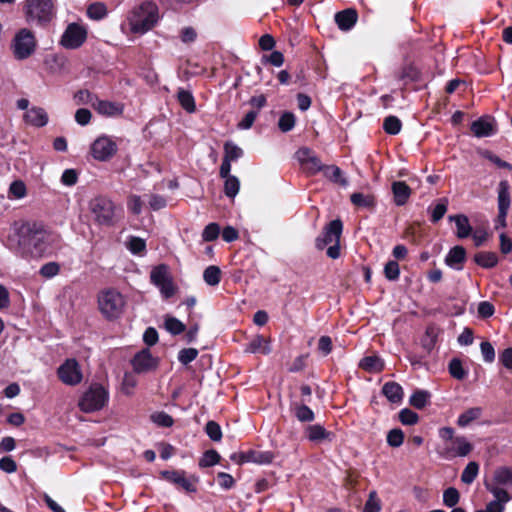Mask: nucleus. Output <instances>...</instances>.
<instances>
[{
	"label": "nucleus",
	"instance_id": "f257e3e1",
	"mask_svg": "<svg viewBox=\"0 0 512 512\" xmlns=\"http://www.w3.org/2000/svg\"><path fill=\"white\" fill-rule=\"evenodd\" d=\"M18 247L23 254L41 256L58 241L59 236L45 229L38 222H24L15 229Z\"/></svg>",
	"mask_w": 512,
	"mask_h": 512
},
{
	"label": "nucleus",
	"instance_id": "f03ea898",
	"mask_svg": "<svg viewBox=\"0 0 512 512\" xmlns=\"http://www.w3.org/2000/svg\"><path fill=\"white\" fill-rule=\"evenodd\" d=\"M159 20V9L156 3L144 1L130 10L127 22L130 31L143 35L150 31Z\"/></svg>",
	"mask_w": 512,
	"mask_h": 512
},
{
	"label": "nucleus",
	"instance_id": "7ed1b4c3",
	"mask_svg": "<svg viewBox=\"0 0 512 512\" xmlns=\"http://www.w3.org/2000/svg\"><path fill=\"white\" fill-rule=\"evenodd\" d=\"M93 221L99 226L111 227L116 224L121 209L106 196H97L89 202Z\"/></svg>",
	"mask_w": 512,
	"mask_h": 512
},
{
	"label": "nucleus",
	"instance_id": "20e7f679",
	"mask_svg": "<svg viewBox=\"0 0 512 512\" xmlns=\"http://www.w3.org/2000/svg\"><path fill=\"white\" fill-rule=\"evenodd\" d=\"M343 225L339 219L329 222L321 235L315 240V247L318 250H323L326 246L327 256L331 259H338L340 257V237L342 234Z\"/></svg>",
	"mask_w": 512,
	"mask_h": 512
},
{
	"label": "nucleus",
	"instance_id": "39448f33",
	"mask_svg": "<svg viewBox=\"0 0 512 512\" xmlns=\"http://www.w3.org/2000/svg\"><path fill=\"white\" fill-rule=\"evenodd\" d=\"M25 16L30 24L44 26L55 16L54 4L52 0H26Z\"/></svg>",
	"mask_w": 512,
	"mask_h": 512
},
{
	"label": "nucleus",
	"instance_id": "423d86ee",
	"mask_svg": "<svg viewBox=\"0 0 512 512\" xmlns=\"http://www.w3.org/2000/svg\"><path fill=\"white\" fill-rule=\"evenodd\" d=\"M98 305L103 316L109 320L118 319L126 306L125 297L115 289H108L100 293Z\"/></svg>",
	"mask_w": 512,
	"mask_h": 512
},
{
	"label": "nucleus",
	"instance_id": "0eeeda50",
	"mask_svg": "<svg viewBox=\"0 0 512 512\" xmlns=\"http://www.w3.org/2000/svg\"><path fill=\"white\" fill-rule=\"evenodd\" d=\"M485 487L494 497L511 500L503 487L512 488V468L501 466L495 469L492 479L485 483Z\"/></svg>",
	"mask_w": 512,
	"mask_h": 512
},
{
	"label": "nucleus",
	"instance_id": "6e6552de",
	"mask_svg": "<svg viewBox=\"0 0 512 512\" xmlns=\"http://www.w3.org/2000/svg\"><path fill=\"white\" fill-rule=\"evenodd\" d=\"M109 394L99 384H92L79 400V408L85 413L101 410L108 402Z\"/></svg>",
	"mask_w": 512,
	"mask_h": 512
},
{
	"label": "nucleus",
	"instance_id": "1a4fd4ad",
	"mask_svg": "<svg viewBox=\"0 0 512 512\" xmlns=\"http://www.w3.org/2000/svg\"><path fill=\"white\" fill-rule=\"evenodd\" d=\"M12 48L16 59L23 60L28 58L36 48L34 34L26 28L21 29L14 37Z\"/></svg>",
	"mask_w": 512,
	"mask_h": 512
},
{
	"label": "nucleus",
	"instance_id": "9d476101",
	"mask_svg": "<svg viewBox=\"0 0 512 512\" xmlns=\"http://www.w3.org/2000/svg\"><path fill=\"white\" fill-rule=\"evenodd\" d=\"M150 280L160 290L164 298L168 299L174 295L175 287L166 265L154 267L150 273Z\"/></svg>",
	"mask_w": 512,
	"mask_h": 512
},
{
	"label": "nucleus",
	"instance_id": "9b49d317",
	"mask_svg": "<svg viewBox=\"0 0 512 512\" xmlns=\"http://www.w3.org/2000/svg\"><path fill=\"white\" fill-rule=\"evenodd\" d=\"M60 381L68 386H76L82 382L83 374L79 363L74 359H66L57 369Z\"/></svg>",
	"mask_w": 512,
	"mask_h": 512
},
{
	"label": "nucleus",
	"instance_id": "f8f14e48",
	"mask_svg": "<svg viewBox=\"0 0 512 512\" xmlns=\"http://www.w3.org/2000/svg\"><path fill=\"white\" fill-rule=\"evenodd\" d=\"M87 38V30L84 26L71 23L67 26L61 37V45L67 49L79 48Z\"/></svg>",
	"mask_w": 512,
	"mask_h": 512
},
{
	"label": "nucleus",
	"instance_id": "ddd939ff",
	"mask_svg": "<svg viewBox=\"0 0 512 512\" xmlns=\"http://www.w3.org/2000/svg\"><path fill=\"white\" fill-rule=\"evenodd\" d=\"M473 449L472 444L464 436H456L455 440L445 443L439 454L444 459H453L456 457H465Z\"/></svg>",
	"mask_w": 512,
	"mask_h": 512
},
{
	"label": "nucleus",
	"instance_id": "4468645a",
	"mask_svg": "<svg viewBox=\"0 0 512 512\" xmlns=\"http://www.w3.org/2000/svg\"><path fill=\"white\" fill-rule=\"evenodd\" d=\"M117 151L116 143L107 136L98 137L91 146L92 156L100 161L110 159Z\"/></svg>",
	"mask_w": 512,
	"mask_h": 512
},
{
	"label": "nucleus",
	"instance_id": "2eb2a0df",
	"mask_svg": "<svg viewBox=\"0 0 512 512\" xmlns=\"http://www.w3.org/2000/svg\"><path fill=\"white\" fill-rule=\"evenodd\" d=\"M298 162L302 168L309 174H316L320 172L323 165L317 155L311 149L302 147L297 150L295 154Z\"/></svg>",
	"mask_w": 512,
	"mask_h": 512
},
{
	"label": "nucleus",
	"instance_id": "dca6fc26",
	"mask_svg": "<svg viewBox=\"0 0 512 512\" xmlns=\"http://www.w3.org/2000/svg\"><path fill=\"white\" fill-rule=\"evenodd\" d=\"M131 364L136 373H148L158 366V359L153 357L149 349H142L132 359Z\"/></svg>",
	"mask_w": 512,
	"mask_h": 512
},
{
	"label": "nucleus",
	"instance_id": "f3484780",
	"mask_svg": "<svg viewBox=\"0 0 512 512\" xmlns=\"http://www.w3.org/2000/svg\"><path fill=\"white\" fill-rule=\"evenodd\" d=\"M162 476L169 482L179 486L186 492H195L196 486L195 482L196 478H188L186 477V473L182 470H173V471H163Z\"/></svg>",
	"mask_w": 512,
	"mask_h": 512
},
{
	"label": "nucleus",
	"instance_id": "a211bd4d",
	"mask_svg": "<svg viewBox=\"0 0 512 512\" xmlns=\"http://www.w3.org/2000/svg\"><path fill=\"white\" fill-rule=\"evenodd\" d=\"M231 459L237 463H256V464H268L273 460V454L271 452H263L250 450L239 454H232Z\"/></svg>",
	"mask_w": 512,
	"mask_h": 512
},
{
	"label": "nucleus",
	"instance_id": "6ab92c4d",
	"mask_svg": "<svg viewBox=\"0 0 512 512\" xmlns=\"http://www.w3.org/2000/svg\"><path fill=\"white\" fill-rule=\"evenodd\" d=\"M23 120L29 126L41 128L48 124L49 116L44 108L32 106L23 115Z\"/></svg>",
	"mask_w": 512,
	"mask_h": 512
},
{
	"label": "nucleus",
	"instance_id": "aec40b11",
	"mask_svg": "<svg viewBox=\"0 0 512 512\" xmlns=\"http://www.w3.org/2000/svg\"><path fill=\"white\" fill-rule=\"evenodd\" d=\"M93 107L100 115L106 117H117L124 111V105L119 102L98 100L93 103Z\"/></svg>",
	"mask_w": 512,
	"mask_h": 512
},
{
	"label": "nucleus",
	"instance_id": "412c9836",
	"mask_svg": "<svg viewBox=\"0 0 512 512\" xmlns=\"http://www.w3.org/2000/svg\"><path fill=\"white\" fill-rule=\"evenodd\" d=\"M466 259V251L462 246H455L450 249L445 257V263L450 268L460 271Z\"/></svg>",
	"mask_w": 512,
	"mask_h": 512
},
{
	"label": "nucleus",
	"instance_id": "4be33fe9",
	"mask_svg": "<svg viewBox=\"0 0 512 512\" xmlns=\"http://www.w3.org/2000/svg\"><path fill=\"white\" fill-rule=\"evenodd\" d=\"M244 350L247 353H261L264 355H268L272 351L270 341L261 335H256L254 338H252L246 344Z\"/></svg>",
	"mask_w": 512,
	"mask_h": 512
},
{
	"label": "nucleus",
	"instance_id": "5701e85b",
	"mask_svg": "<svg viewBox=\"0 0 512 512\" xmlns=\"http://www.w3.org/2000/svg\"><path fill=\"white\" fill-rule=\"evenodd\" d=\"M498 211L508 212L511 206L510 185L507 180H502L497 188Z\"/></svg>",
	"mask_w": 512,
	"mask_h": 512
},
{
	"label": "nucleus",
	"instance_id": "b1692460",
	"mask_svg": "<svg viewBox=\"0 0 512 512\" xmlns=\"http://www.w3.org/2000/svg\"><path fill=\"white\" fill-rule=\"evenodd\" d=\"M357 21V13L353 9H346L335 14V22L343 31L350 30Z\"/></svg>",
	"mask_w": 512,
	"mask_h": 512
},
{
	"label": "nucleus",
	"instance_id": "393cba45",
	"mask_svg": "<svg viewBox=\"0 0 512 512\" xmlns=\"http://www.w3.org/2000/svg\"><path fill=\"white\" fill-rule=\"evenodd\" d=\"M392 192L394 196V202L397 206L404 205L411 195L410 187L403 181L393 182Z\"/></svg>",
	"mask_w": 512,
	"mask_h": 512
},
{
	"label": "nucleus",
	"instance_id": "a878e982",
	"mask_svg": "<svg viewBox=\"0 0 512 512\" xmlns=\"http://www.w3.org/2000/svg\"><path fill=\"white\" fill-rule=\"evenodd\" d=\"M483 414V408L481 407H471L465 410L458 416L457 425L461 428H465L470 425L472 422L481 418Z\"/></svg>",
	"mask_w": 512,
	"mask_h": 512
},
{
	"label": "nucleus",
	"instance_id": "bb28decb",
	"mask_svg": "<svg viewBox=\"0 0 512 512\" xmlns=\"http://www.w3.org/2000/svg\"><path fill=\"white\" fill-rule=\"evenodd\" d=\"M449 220L450 221H454L455 224H456V227H457V237L458 238H467L471 232H472V227L469 223V219L467 216L465 215H451L449 216Z\"/></svg>",
	"mask_w": 512,
	"mask_h": 512
},
{
	"label": "nucleus",
	"instance_id": "cd10ccee",
	"mask_svg": "<svg viewBox=\"0 0 512 512\" xmlns=\"http://www.w3.org/2000/svg\"><path fill=\"white\" fill-rule=\"evenodd\" d=\"M382 392L392 403H399L404 395L402 387L396 382L385 383Z\"/></svg>",
	"mask_w": 512,
	"mask_h": 512
},
{
	"label": "nucleus",
	"instance_id": "c85d7f7f",
	"mask_svg": "<svg viewBox=\"0 0 512 512\" xmlns=\"http://www.w3.org/2000/svg\"><path fill=\"white\" fill-rule=\"evenodd\" d=\"M324 174V176L329 179L330 181L337 183L343 187H346L348 185V181L345 177L342 175V171L338 166L335 165H328L324 166L321 170Z\"/></svg>",
	"mask_w": 512,
	"mask_h": 512
},
{
	"label": "nucleus",
	"instance_id": "c756f323",
	"mask_svg": "<svg viewBox=\"0 0 512 512\" xmlns=\"http://www.w3.org/2000/svg\"><path fill=\"white\" fill-rule=\"evenodd\" d=\"M471 131L476 137H488L493 134V126L490 121L480 118L471 124Z\"/></svg>",
	"mask_w": 512,
	"mask_h": 512
},
{
	"label": "nucleus",
	"instance_id": "7c9ffc66",
	"mask_svg": "<svg viewBox=\"0 0 512 512\" xmlns=\"http://www.w3.org/2000/svg\"><path fill=\"white\" fill-rule=\"evenodd\" d=\"M359 366L367 372L374 373L380 372L384 368V362L380 357L373 355L364 357Z\"/></svg>",
	"mask_w": 512,
	"mask_h": 512
},
{
	"label": "nucleus",
	"instance_id": "2f4dec72",
	"mask_svg": "<svg viewBox=\"0 0 512 512\" xmlns=\"http://www.w3.org/2000/svg\"><path fill=\"white\" fill-rule=\"evenodd\" d=\"M351 203L360 208H373L375 206V197L371 194L353 193L350 197Z\"/></svg>",
	"mask_w": 512,
	"mask_h": 512
},
{
	"label": "nucleus",
	"instance_id": "473e14b6",
	"mask_svg": "<svg viewBox=\"0 0 512 512\" xmlns=\"http://www.w3.org/2000/svg\"><path fill=\"white\" fill-rule=\"evenodd\" d=\"M177 99L182 108L188 113H193L195 111V100L190 91L180 88L177 93Z\"/></svg>",
	"mask_w": 512,
	"mask_h": 512
},
{
	"label": "nucleus",
	"instance_id": "72a5a7b5",
	"mask_svg": "<svg viewBox=\"0 0 512 512\" xmlns=\"http://www.w3.org/2000/svg\"><path fill=\"white\" fill-rule=\"evenodd\" d=\"M244 152L242 148L236 145L232 141H226L224 143V159L231 162L237 161L243 156Z\"/></svg>",
	"mask_w": 512,
	"mask_h": 512
},
{
	"label": "nucleus",
	"instance_id": "f704fd0d",
	"mask_svg": "<svg viewBox=\"0 0 512 512\" xmlns=\"http://www.w3.org/2000/svg\"><path fill=\"white\" fill-rule=\"evenodd\" d=\"M430 397L431 395L428 391L417 390L411 395L409 403L416 409H422L429 403Z\"/></svg>",
	"mask_w": 512,
	"mask_h": 512
},
{
	"label": "nucleus",
	"instance_id": "c9c22d12",
	"mask_svg": "<svg viewBox=\"0 0 512 512\" xmlns=\"http://www.w3.org/2000/svg\"><path fill=\"white\" fill-rule=\"evenodd\" d=\"M307 437L310 441L319 442L329 437L330 433H328L325 428L319 424L310 425L306 429Z\"/></svg>",
	"mask_w": 512,
	"mask_h": 512
},
{
	"label": "nucleus",
	"instance_id": "e433bc0d",
	"mask_svg": "<svg viewBox=\"0 0 512 512\" xmlns=\"http://www.w3.org/2000/svg\"><path fill=\"white\" fill-rule=\"evenodd\" d=\"M475 262L484 268H492L498 263V257L493 252H480L475 255Z\"/></svg>",
	"mask_w": 512,
	"mask_h": 512
},
{
	"label": "nucleus",
	"instance_id": "4c0bfd02",
	"mask_svg": "<svg viewBox=\"0 0 512 512\" xmlns=\"http://www.w3.org/2000/svg\"><path fill=\"white\" fill-rule=\"evenodd\" d=\"M203 279L206 284L216 286L221 280V270L219 267L211 265L208 266L203 273Z\"/></svg>",
	"mask_w": 512,
	"mask_h": 512
},
{
	"label": "nucleus",
	"instance_id": "58836bf2",
	"mask_svg": "<svg viewBox=\"0 0 512 512\" xmlns=\"http://www.w3.org/2000/svg\"><path fill=\"white\" fill-rule=\"evenodd\" d=\"M27 195V188L22 180H15L10 184L8 197L10 199H22Z\"/></svg>",
	"mask_w": 512,
	"mask_h": 512
},
{
	"label": "nucleus",
	"instance_id": "ea45409f",
	"mask_svg": "<svg viewBox=\"0 0 512 512\" xmlns=\"http://www.w3.org/2000/svg\"><path fill=\"white\" fill-rule=\"evenodd\" d=\"M479 472V465L476 462H469L464 468L461 481L465 484H471L477 477Z\"/></svg>",
	"mask_w": 512,
	"mask_h": 512
},
{
	"label": "nucleus",
	"instance_id": "a19ab883",
	"mask_svg": "<svg viewBox=\"0 0 512 512\" xmlns=\"http://www.w3.org/2000/svg\"><path fill=\"white\" fill-rule=\"evenodd\" d=\"M294 413L296 418L301 422H311L314 420L313 411L306 405L295 404Z\"/></svg>",
	"mask_w": 512,
	"mask_h": 512
},
{
	"label": "nucleus",
	"instance_id": "79ce46f5",
	"mask_svg": "<svg viewBox=\"0 0 512 512\" xmlns=\"http://www.w3.org/2000/svg\"><path fill=\"white\" fill-rule=\"evenodd\" d=\"M224 183V192L227 197L234 198L240 188V182L236 176L226 177Z\"/></svg>",
	"mask_w": 512,
	"mask_h": 512
},
{
	"label": "nucleus",
	"instance_id": "37998d69",
	"mask_svg": "<svg viewBox=\"0 0 512 512\" xmlns=\"http://www.w3.org/2000/svg\"><path fill=\"white\" fill-rule=\"evenodd\" d=\"M165 328L168 332L173 335H179L185 330V325L175 317H166L165 318Z\"/></svg>",
	"mask_w": 512,
	"mask_h": 512
},
{
	"label": "nucleus",
	"instance_id": "c03bdc74",
	"mask_svg": "<svg viewBox=\"0 0 512 512\" xmlns=\"http://www.w3.org/2000/svg\"><path fill=\"white\" fill-rule=\"evenodd\" d=\"M402 127L401 121L396 116H388L384 120L383 128L386 133L396 135L400 132Z\"/></svg>",
	"mask_w": 512,
	"mask_h": 512
},
{
	"label": "nucleus",
	"instance_id": "a18cd8bd",
	"mask_svg": "<svg viewBox=\"0 0 512 512\" xmlns=\"http://www.w3.org/2000/svg\"><path fill=\"white\" fill-rule=\"evenodd\" d=\"M87 15L93 20L103 19L107 15L106 6L102 3L91 4L87 9Z\"/></svg>",
	"mask_w": 512,
	"mask_h": 512
},
{
	"label": "nucleus",
	"instance_id": "49530a36",
	"mask_svg": "<svg viewBox=\"0 0 512 512\" xmlns=\"http://www.w3.org/2000/svg\"><path fill=\"white\" fill-rule=\"evenodd\" d=\"M295 126V116L291 112L283 113L278 121V127L282 132H288Z\"/></svg>",
	"mask_w": 512,
	"mask_h": 512
},
{
	"label": "nucleus",
	"instance_id": "de8ad7c7",
	"mask_svg": "<svg viewBox=\"0 0 512 512\" xmlns=\"http://www.w3.org/2000/svg\"><path fill=\"white\" fill-rule=\"evenodd\" d=\"M449 372L452 377L457 380H462L466 377V371L462 366V362L459 359H452L449 363Z\"/></svg>",
	"mask_w": 512,
	"mask_h": 512
},
{
	"label": "nucleus",
	"instance_id": "09e8293b",
	"mask_svg": "<svg viewBox=\"0 0 512 512\" xmlns=\"http://www.w3.org/2000/svg\"><path fill=\"white\" fill-rule=\"evenodd\" d=\"M480 155L483 158L489 160L491 163H493L498 168L512 170V166L508 162L502 160L500 157H498L496 154L492 153L491 151H488V150L481 151Z\"/></svg>",
	"mask_w": 512,
	"mask_h": 512
},
{
	"label": "nucleus",
	"instance_id": "8fccbe9b",
	"mask_svg": "<svg viewBox=\"0 0 512 512\" xmlns=\"http://www.w3.org/2000/svg\"><path fill=\"white\" fill-rule=\"evenodd\" d=\"M381 510V502L375 491L369 493V497L365 503L363 512H379Z\"/></svg>",
	"mask_w": 512,
	"mask_h": 512
},
{
	"label": "nucleus",
	"instance_id": "3c124183",
	"mask_svg": "<svg viewBox=\"0 0 512 512\" xmlns=\"http://www.w3.org/2000/svg\"><path fill=\"white\" fill-rule=\"evenodd\" d=\"M127 247L133 254H141L146 249V242L139 237H130L127 242Z\"/></svg>",
	"mask_w": 512,
	"mask_h": 512
},
{
	"label": "nucleus",
	"instance_id": "603ef678",
	"mask_svg": "<svg viewBox=\"0 0 512 512\" xmlns=\"http://www.w3.org/2000/svg\"><path fill=\"white\" fill-rule=\"evenodd\" d=\"M220 460V455L215 450L206 451L199 461L200 467H210L217 464Z\"/></svg>",
	"mask_w": 512,
	"mask_h": 512
},
{
	"label": "nucleus",
	"instance_id": "864d4df0",
	"mask_svg": "<svg viewBox=\"0 0 512 512\" xmlns=\"http://www.w3.org/2000/svg\"><path fill=\"white\" fill-rule=\"evenodd\" d=\"M404 441V433L400 429H392L388 432L387 443L394 448L400 447Z\"/></svg>",
	"mask_w": 512,
	"mask_h": 512
},
{
	"label": "nucleus",
	"instance_id": "5fc2aeb1",
	"mask_svg": "<svg viewBox=\"0 0 512 512\" xmlns=\"http://www.w3.org/2000/svg\"><path fill=\"white\" fill-rule=\"evenodd\" d=\"M399 419L403 425H414L418 422L419 416L414 411L404 408L399 412Z\"/></svg>",
	"mask_w": 512,
	"mask_h": 512
},
{
	"label": "nucleus",
	"instance_id": "6e6d98bb",
	"mask_svg": "<svg viewBox=\"0 0 512 512\" xmlns=\"http://www.w3.org/2000/svg\"><path fill=\"white\" fill-rule=\"evenodd\" d=\"M459 492L457 489L450 487L443 493V503L447 507H454L459 502Z\"/></svg>",
	"mask_w": 512,
	"mask_h": 512
},
{
	"label": "nucleus",
	"instance_id": "4d7b16f0",
	"mask_svg": "<svg viewBox=\"0 0 512 512\" xmlns=\"http://www.w3.org/2000/svg\"><path fill=\"white\" fill-rule=\"evenodd\" d=\"M198 356V350L195 348H185L179 351L178 360L183 365H187L194 361Z\"/></svg>",
	"mask_w": 512,
	"mask_h": 512
},
{
	"label": "nucleus",
	"instance_id": "13d9d810",
	"mask_svg": "<svg viewBox=\"0 0 512 512\" xmlns=\"http://www.w3.org/2000/svg\"><path fill=\"white\" fill-rule=\"evenodd\" d=\"M60 271V266L57 262H48L40 268V275L44 278L50 279L56 276Z\"/></svg>",
	"mask_w": 512,
	"mask_h": 512
},
{
	"label": "nucleus",
	"instance_id": "bf43d9fd",
	"mask_svg": "<svg viewBox=\"0 0 512 512\" xmlns=\"http://www.w3.org/2000/svg\"><path fill=\"white\" fill-rule=\"evenodd\" d=\"M385 277L390 281H395L399 278L400 269L396 261H388L384 267Z\"/></svg>",
	"mask_w": 512,
	"mask_h": 512
},
{
	"label": "nucleus",
	"instance_id": "052dcab7",
	"mask_svg": "<svg viewBox=\"0 0 512 512\" xmlns=\"http://www.w3.org/2000/svg\"><path fill=\"white\" fill-rule=\"evenodd\" d=\"M151 420L161 427H170L173 425V418L165 412H156L151 415Z\"/></svg>",
	"mask_w": 512,
	"mask_h": 512
},
{
	"label": "nucleus",
	"instance_id": "680f3d73",
	"mask_svg": "<svg viewBox=\"0 0 512 512\" xmlns=\"http://www.w3.org/2000/svg\"><path fill=\"white\" fill-rule=\"evenodd\" d=\"M220 233V227L216 223H210L208 224L202 233L203 240L205 241H213L218 238Z\"/></svg>",
	"mask_w": 512,
	"mask_h": 512
},
{
	"label": "nucleus",
	"instance_id": "e2e57ef3",
	"mask_svg": "<svg viewBox=\"0 0 512 512\" xmlns=\"http://www.w3.org/2000/svg\"><path fill=\"white\" fill-rule=\"evenodd\" d=\"M447 211V200L441 199L432 209L431 220L438 222Z\"/></svg>",
	"mask_w": 512,
	"mask_h": 512
},
{
	"label": "nucleus",
	"instance_id": "0e129e2a",
	"mask_svg": "<svg viewBox=\"0 0 512 512\" xmlns=\"http://www.w3.org/2000/svg\"><path fill=\"white\" fill-rule=\"evenodd\" d=\"M509 501L510 500H503L500 497H494V500H492L489 503H487L484 511L485 512H504L505 505Z\"/></svg>",
	"mask_w": 512,
	"mask_h": 512
},
{
	"label": "nucleus",
	"instance_id": "69168bd1",
	"mask_svg": "<svg viewBox=\"0 0 512 512\" xmlns=\"http://www.w3.org/2000/svg\"><path fill=\"white\" fill-rule=\"evenodd\" d=\"M205 431H206L207 435L209 436V438L213 441H220L222 438L221 428L214 421H209L206 424Z\"/></svg>",
	"mask_w": 512,
	"mask_h": 512
},
{
	"label": "nucleus",
	"instance_id": "338daca9",
	"mask_svg": "<svg viewBox=\"0 0 512 512\" xmlns=\"http://www.w3.org/2000/svg\"><path fill=\"white\" fill-rule=\"evenodd\" d=\"M179 37L183 43L190 44L196 41L197 31L190 26L183 27L180 30Z\"/></svg>",
	"mask_w": 512,
	"mask_h": 512
},
{
	"label": "nucleus",
	"instance_id": "774afa93",
	"mask_svg": "<svg viewBox=\"0 0 512 512\" xmlns=\"http://www.w3.org/2000/svg\"><path fill=\"white\" fill-rule=\"evenodd\" d=\"M78 181V173L75 169H66L62 173L61 183L65 186H74Z\"/></svg>",
	"mask_w": 512,
	"mask_h": 512
}]
</instances>
